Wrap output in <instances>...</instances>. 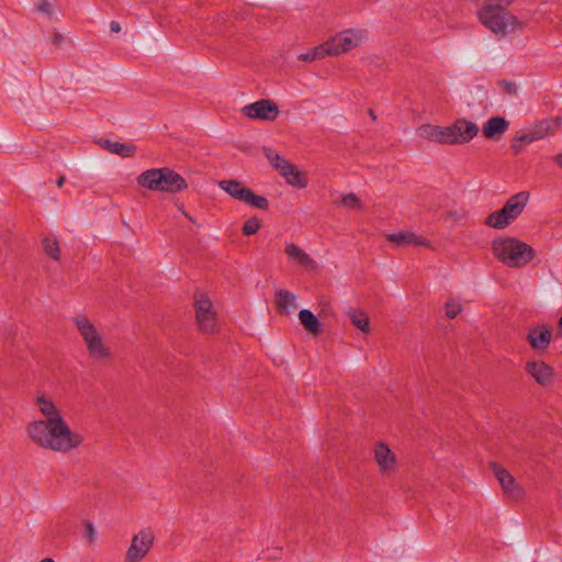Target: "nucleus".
<instances>
[{
    "label": "nucleus",
    "mask_w": 562,
    "mask_h": 562,
    "mask_svg": "<svg viewBox=\"0 0 562 562\" xmlns=\"http://www.w3.org/2000/svg\"><path fill=\"white\" fill-rule=\"evenodd\" d=\"M36 405L46 419L29 424L26 431L33 442L42 448L64 453L83 442L82 436L70 429L50 398L40 395L36 397Z\"/></svg>",
    "instance_id": "1"
},
{
    "label": "nucleus",
    "mask_w": 562,
    "mask_h": 562,
    "mask_svg": "<svg viewBox=\"0 0 562 562\" xmlns=\"http://www.w3.org/2000/svg\"><path fill=\"white\" fill-rule=\"evenodd\" d=\"M476 16L488 31L499 37L520 32L526 27L524 21H520L507 9L493 3H483Z\"/></svg>",
    "instance_id": "2"
},
{
    "label": "nucleus",
    "mask_w": 562,
    "mask_h": 562,
    "mask_svg": "<svg viewBox=\"0 0 562 562\" xmlns=\"http://www.w3.org/2000/svg\"><path fill=\"white\" fill-rule=\"evenodd\" d=\"M494 257L509 268H522L535 257V250L516 237H498L492 243Z\"/></svg>",
    "instance_id": "3"
},
{
    "label": "nucleus",
    "mask_w": 562,
    "mask_h": 562,
    "mask_svg": "<svg viewBox=\"0 0 562 562\" xmlns=\"http://www.w3.org/2000/svg\"><path fill=\"white\" fill-rule=\"evenodd\" d=\"M138 186L165 193H178L188 188L186 179L175 170L164 168H151L137 177Z\"/></svg>",
    "instance_id": "4"
},
{
    "label": "nucleus",
    "mask_w": 562,
    "mask_h": 562,
    "mask_svg": "<svg viewBox=\"0 0 562 562\" xmlns=\"http://www.w3.org/2000/svg\"><path fill=\"white\" fill-rule=\"evenodd\" d=\"M528 201L529 193L527 191L512 195L501 210L486 216L484 224L491 228L505 229L524 213Z\"/></svg>",
    "instance_id": "5"
},
{
    "label": "nucleus",
    "mask_w": 562,
    "mask_h": 562,
    "mask_svg": "<svg viewBox=\"0 0 562 562\" xmlns=\"http://www.w3.org/2000/svg\"><path fill=\"white\" fill-rule=\"evenodd\" d=\"M194 322L199 331L207 335L220 331V316L210 296L202 291L193 294Z\"/></svg>",
    "instance_id": "6"
},
{
    "label": "nucleus",
    "mask_w": 562,
    "mask_h": 562,
    "mask_svg": "<svg viewBox=\"0 0 562 562\" xmlns=\"http://www.w3.org/2000/svg\"><path fill=\"white\" fill-rule=\"evenodd\" d=\"M89 351H106L104 338L93 321L85 313H78L70 318Z\"/></svg>",
    "instance_id": "7"
},
{
    "label": "nucleus",
    "mask_w": 562,
    "mask_h": 562,
    "mask_svg": "<svg viewBox=\"0 0 562 562\" xmlns=\"http://www.w3.org/2000/svg\"><path fill=\"white\" fill-rule=\"evenodd\" d=\"M367 40V32L362 29H348L338 32L325 42L329 56H338L359 47Z\"/></svg>",
    "instance_id": "8"
},
{
    "label": "nucleus",
    "mask_w": 562,
    "mask_h": 562,
    "mask_svg": "<svg viewBox=\"0 0 562 562\" xmlns=\"http://www.w3.org/2000/svg\"><path fill=\"white\" fill-rule=\"evenodd\" d=\"M218 187L227 192L232 198L247 203L252 207L263 211L269 207L267 198L257 195L251 189L237 180H222L218 182Z\"/></svg>",
    "instance_id": "9"
},
{
    "label": "nucleus",
    "mask_w": 562,
    "mask_h": 562,
    "mask_svg": "<svg viewBox=\"0 0 562 562\" xmlns=\"http://www.w3.org/2000/svg\"><path fill=\"white\" fill-rule=\"evenodd\" d=\"M240 112L248 119L271 122L278 117L280 110L274 101L261 99L243 106Z\"/></svg>",
    "instance_id": "10"
},
{
    "label": "nucleus",
    "mask_w": 562,
    "mask_h": 562,
    "mask_svg": "<svg viewBox=\"0 0 562 562\" xmlns=\"http://www.w3.org/2000/svg\"><path fill=\"white\" fill-rule=\"evenodd\" d=\"M155 536L151 530L144 529L132 538L130 548L127 549L126 562H140L154 544Z\"/></svg>",
    "instance_id": "11"
},
{
    "label": "nucleus",
    "mask_w": 562,
    "mask_h": 562,
    "mask_svg": "<svg viewBox=\"0 0 562 562\" xmlns=\"http://www.w3.org/2000/svg\"><path fill=\"white\" fill-rule=\"evenodd\" d=\"M479 126L465 119H459L448 126L449 145H461L471 142L479 134Z\"/></svg>",
    "instance_id": "12"
},
{
    "label": "nucleus",
    "mask_w": 562,
    "mask_h": 562,
    "mask_svg": "<svg viewBox=\"0 0 562 562\" xmlns=\"http://www.w3.org/2000/svg\"><path fill=\"white\" fill-rule=\"evenodd\" d=\"M491 468L507 497L515 501L522 498L524 490L516 483L515 477L506 469L497 463H491Z\"/></svg>",
    "instance_id": "13"
},
{
    "label": "nucleus",
    "mask_w": 562,
    "mask_h": 562,
    "mask_svg": "<svg viewBox=\"0 0 562 562\" xmlns=\"http://www.w3.org/2000/svg\"><path fill=\"white\" fill-rule=\"evenodd\" d=\"M552 338L551 329L544 324H537L528 328L526 339L532 349H546Z\"/></svg>",
    "instance_id": "14"
},
{
    "label": "nucleus",
    "mask_w": 562,
    "mask_h": 562,
    "mask_svg": "<svg viewBox=\"0 0 562 562\" xmlns=\"http://www.w3.org/2000/svg\"><path fill=\"white\" fill-rule=\"evenodd\" d=\"M284 252L289 260L294 262L296 266L308 271H314L317 269V262L294 243L285 244Z\"/></svg>",
    "instance_id": "15"
},
{
    "label": "nucleus",
    "mask_w": 562,
    "mask_h": 562,
    "mask_svg": "<svg viewBox=\"0 0 562 562\" xmlns=\"http://www.w3.org/2000/svg\"><path fill=\"white\" fill-rule=\"evenodd\" d=\"M386 239L387 241L397 247H404L409 245L424 247L430 246L429 240L426 237L417 235L411 231H401L397 233L387 234Z\"/></svg>",
    "instance_id": "16"
},
{
    "label": "nucleus",
    "mask_w": 562,
    "mask_h": 562,
    "mask_svg": "<svg viewBox=\"0 0 562 562\" xmlns=\"http://www.w3.org/2000/svg\"><path fill=\"white\" fill-rule=\"evenodd\" d=\"M417 135L428 142L449 145L448 126L423 124L417 128Z\"/></svg>",
    "instance_id": "17"
},
{
    "label": "nucleus",
    "mask_w": 562,
    "mask_h": 562,
    "mask_svg": "<svg viewBox=\"0 0 562 562\" xmlns=\"http://www.w3.org/2000/svg\"><path fill=\"white\" fill-rule=\"evenodd\" d=\"M374 459L382 472H392L396 467L395 453L382 441L374 447Z\"/></svg>",
    "instance_id": "18"
},
{
    "label": "nucleus",
    "mask_w": 562,
    "mask_h": 562,
    "mask_svg": "<svg viewBox=\"0 0 562 562\" xmlns=\"http://www.w3.org/2000/svg\"><path fill=\"white\" fill-rule=\"evenodd\" d=\"M526 371L541 385H549L553 379V371L543 361H529Z\"/></svg>",
    "instance_id": "19"
},
{
    "label": "nucleus",
    "mask_w": 562,
    "mask_h": 562,
    "mask_svg": "<svg viewBox=\"0 0 562 562\" xmlns=\"http://www.w3.org/2000/svg\"><path fill=\"white\" fill-rule=\"evenodd\" d=\"M297 307V296L289 290L280 289L276 292V308L281 315H290Z\"/></svg>",
    "instance_id": "20"
},
{
    "label": "nucleus",
    "mask_w": 562,
    "mask_h": 562,
    "mask_svg": "<svg viewBox=\"0 0 562 562\" xmlns=\"http://www.w3.org/2000/svg\"><path fill=\"white\" fill-rule=\"evenodd\" d=\"M509 122L502 116H493L488 119L482 126L484 137L496 139L507 132Z\"/></svg>",
    "instance_id": "21"
},
{
    "label": "nucleus",
    "mask_w": 562,
    "mask_h": 562,
    "mask_svg": "<svg viewBox=\"0 0 562 562\" xmlns=\"http://www.w3.org/2000/svg\"><path fill=\"white\" fill-rule=\"evenodd\" d=\"M299 321L305 331L313 337H317L323 333V325L312 311L307 308L301 310L299 312Z\"/></svg>",
    "instance_id": "22"
},
{
    "label": "nucleus",
    "mask_w": 562,
    "mask_h": 562,
    "mask_svg": "<svg viewBox=\"0 0 562 562\" xmlns=\"http://www.w3.org/2000/svg\"><path fill=\"white\" fill-rule=\"evenodd\" d=\"M280 176L284 178L285 182L296 189H305L308 184L306 173L299 170V168L290 164Z\"/></svg>",
    "instance_id": "23"
},
{
    "label": "nucleus",
    "mask_w": 562,
    "mask_h": 562,
    "mask_svg": "<svg viewBox=\"0 0 562 562\" xmlns=\"http://www.w3.org/2000/svg\"><path fill=\"white\" fill-rule=\"evenodd\" d=\"M551 130V123L548 121H542L535 125L528 132L517 133L520 140L525 142V144H531L533 142L543 139Z\"/></svg>",
    "instance_id": "24"
},
{
    "label": "nucleus",
    "mask_w": 562,
    "mask_h": 562,
    "mask_svg": "<svg viewBox=\"0 0 562 562\" xmlns=\"http://www.w3.org/2000/svg\"><path fill=\"white\" fill-rule=\"evenodd\" d=\"M347 316L351 324L360 331L367 334L370 331V319L368 314L362 310L350 308Z\"/></svg>",
    "instance_id": "25"
},
{
    "label": "nucleus",
    "mask_w": 562,
    "mask_h": 562,
    "mask_svg": "<svg viewBox=\"0 0 562 562\" xmlns=\"http://www.w3.org/2000/svg\"><path fill=\"white\" fill-rule=\"evenodd\" d=\"M102 147L106 150H109L112 154L120 155L122 157H131L135 153V146L119 142H112V140H103L101 143Z\"/></svg>",
    "instance_id": "26"
},
{
    "label": "nucleus",
    "mask_w": 562,
    "mask_h": 562,
    "mask_svg": "<svg viewBox=\"0 0 562 562\" xmlns=\"http://www.w3.org/2000/svg\"><path fill=\"white\" fill-rule=\"evenodd\" d=\"M263 154L269 162L281 173L291 162L281 157L278 153H276L271 148H263Z\"/></svg>",
    "instance_id": "27"
},
{
    "label": "nucleus",
    "mask_w": 562,
    "mask_h": 562,
    "mask_svg": "<svg viewBox=\"0 0 562 562\" xmlns=\"http://www.w3.org/2000/svg\"><path fill=\"white\" fill-rule=\"evenodd\" d=\"M329 56V53H327L326 44L323 43L316 47H314L312 50L300 54L299 60L301 61H313L316 59H322Z\"/></svg>",
    "instance_id": "28"
},
{
    "label": "nucleus",
    "mask_w": 562,
    "mask_h": 562,
    "mask_svg": "<svg viewBox=\"0 0 562 562\" xmlns=\"http://www.w3.org/2000/svg\"><path fill=\"white\" fill-rule=\"evenodd\" d=\"M43 247L48 257L54 260H59L60 258V248L58 241L54 237H45L43 239Z\"/></svg>",
    "instance_id": "29"
},
{
    "label": "nucleus",
    "mask_w": 562,
    "mask_h": 562,
    "mask_svg": "<svg viewBox=\"0 0 562 562\" xmlns=\"http://www.w3.org/2000/svg\"><path fill=\"white\" fill-rule=\"evenodd\" d=\"M340 205L350 210H362L363 203L355 193H347L341 196Z\"/></svg>",
    "instance_id": "30"
},
{
    "label": "nucleus",
    "mask_w": 562,
    "mask_h": 562,
    "mask_svg": "<svg viewBox=\"0 0 562 562\" xmlns=\"http://www.w3.org/2000/svg\"><path fill=\"white\" fill-rule=\"evenodd\" d=\"M261 227L260 221L258 217L254 216L247 220L243 225V234L246 236H250L256 234Z\"/></svg>",
    "instance_id": "31"
},
{
    "label": "nucleus",
    "mask_w": 562,
    "mask_h": 562,
    "mask_svg": "<svg viewBox=\"0 0 562 562\" xmlns=\"http://www.w3.org/2000/svg\"><path fill=\"white\" fill-rule=\"evenodd\" d=\"M445 310L447 317L454 318L461 313L462 307L459 302L451 300L447 302Z\"/></svg>",
    "instance_id": "32"
},
{
    "label": "nucleus",
    "mask_w": 562,
    "mask_h": 562,
    "mask_svg": "<svg viewBox=\"0 0 562 562\" xmlns=\"http://www.w3.org/2000/svg\"><path fill=\"white\" fill-rule=\"evenodd\" d=\"M525 142L520 140L516 134L510 142V149L514 155H519L524 150Z\"/></svg>",
    "instance_id": "33"
},
{
    "label": "nucleus",
    "mask_w": 562,
    "mask_h": 562,
    "mask_svg": "<svg viewBox=\"0 0 562 562\" xmlns=\"http://www.w3.org/2000/svg\"><path fill=\"white\" fill-rule=\"evenodd\" d=\"M85 536L90 543L94 541L95 529H94L93 525L89 521L85 526Z\"/></svg>",
    "instance_id": "34"
},
{
    "label": "nucleus",
    "mask_w": 562,
    "mask_h": 562,
    "mask_svg": "<svg viewBox=\"0 0 562 562\" xmlns=\"http://www.w3.org/2000/svg\"><path fill=\"white\" fill-rule=\"evenodd\" d=\"M483 3H493L496 7L507 9L515 0H483Z\"/></svg>",
    "instance_id": "35"
},
{
    "label": "nucleus",
    "mask_w": 562,
    "mask_h": 562,
    "mask_svg": "<svg viewBox=\"0 0 562 562\" xmlns=\"http://www.w3.org/2000/svg\"><path fill=\"white\" fill-rule=\"evenodd\" d=\"M37 10L41 12L50 13V4L47 1H42L38 4Z\"/></svg>",
    "instance_id": "36"
},
{
    "label": "nucleus",
    "mask_w": 562,
    "mask_h": 562,
    "mask_svg": "<svg viewBox=\"0 0 562 562\" xmlns=\"http://www.w3.org/2000/svg\"><path fill=\"white\" fill-rule=\"evenodd\" d=\"M110 29H111L112 32L119 33L121 31V25H120L119 22L112 21L111 24H110Z\"/></svg>",
    "instance_id": "37"
},
{
    "label": "nucleus",
    "mask_w": 562,
    "mask_h": 562,
    "mask_svg": "<svg viewBox=\"0 0 562 562\" xmlns=\"http://www.w3.org/2000/svg\"><path fill=\"white\" fill-rule=\"evenodd\" d=\"M506 90L508 93H512V94H516V92H517L516 86L514 83H509V82L506 83Z\"/></svg>",
    "instance_id": "38"
},
{
    "label": "nucleus",
    "mask_w": 562,
    "mask_h": 562,
    "mask_svg": "<svg viewBox=\"0 0 562 562\" xmlns=\"http://www.w3.org/2000/svg\"><path fill=\"white\" fill-rule=\"evenodd\" d=\"M554 161L562 169V151L554 157Z\"/></svg>",
    "instance_id": "39"
},
{
    "label": "nucleus",
    "mask_w": 562,
    "mask_h": 562,
    "mask_svg": "<svg viewBox=\"0 0 562 562\" xmlns=\"http://www.w3.org/2000/svg\"><path fill=\"white\" fill-rule=\"evenodd\" d=\"M65 180H66L65 176H60L56 181L57 187H63V184L65 183Z\"/></svg>",
    "instance_id": "40"
},
{
    "label": "nucleus",
    "mask_w": 562,
    "mask_h": 562,
    "mask_svg": "<svg viewBox=\"0 0 562 562\" xmlns=\"http://www.w3.org/2000/svg\"><path fill=\"white\" fill-rule=\"evenodd\" d=\"M558 335L562 336V315L558 323Z\"/></svg>",
    "instance_id": "41"
},
{
    "label": "nucleus",
    "mask_w": 562,
    "mask_h": 562,
    "mask_svg": "<svg viewBox=\"0 0 562 562\" xmlns=\"http://www.w3.org/2000/svg\"><path fill=\"white\" fill-rule=\"evenodd\" d=\"M93 355L97 356L99 359H103V358H106L109 356V353H103V352L93 353Z\"/></svg>",
    "instance_id": "42"
},
{
    "label": "nucleus",
    "mask_w": 562,
    "mask_h": 562,
    "mask_svg": "<svg viewBox=\"0 0 562 562\" xmlns=\"http://www.w3.org/2000/svg\"><path fill=\"white\" fill-rule=\"evenodd\" d=\"M369 115L371 116V119L374 121L376 120V115L375 113L373 112V110H369Z\"/></svg>",
    "instance_id": "43"
},
{
    "label": "nucleus",
    "mask_w": 562,
    "mask_h": 562,
    "mask_svg": "<svg viewBox=\"0 0 562 562\" xmlns=\"http://www.w3.org/2000/svg\"><path fill=\"white\" fill-rule=\"evenodd\" d=\"M61 40V36L59 34H56L54 37V43H59Z\"/></svg>",
    "instance_id": "44"
}]
</instances>
